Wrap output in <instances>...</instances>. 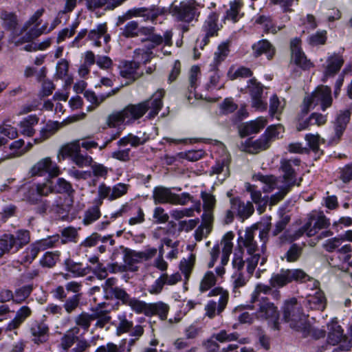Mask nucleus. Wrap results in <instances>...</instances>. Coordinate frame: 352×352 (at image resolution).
<instances>
[{
	"instance_id": "obj_1",
	"label": "nucleus",
	"mask_w": 352,
	"mask_h": 352,
	"mask_svg": "<svg viewBox=\"0 0 352 352\" xmlns=\"http://www.w3.org/2000/svg\"><path fill=\"white\" fill-rule=\"evenodd\" d=\"M300 160L297 157L290 159L283 158L280 162L279 170L282 175L276 177L273 175H263L258 173L254 175V179L259 181L264 184V192H271L274 190L278 192L270 197V204L276 205L283 200L286 195L294 186H300L302 181L300 178L298 182L297 170L300 165Z\"/></svg>"
},
{
	"instance_id": "obj_2",
	"label": "nucleus",
	"mask_w": 352,
	"mask_h": 352,
	"mask_svg": "<svg viewBox=\"0 0 352 352\" xmlns=\"http://www.w3.org/2000/svg\"><path fill=\"white\" fill-rule=\"evenodd\" d=\"M58 190H55L50 179L44 182H34L25 184L17 188L16 194L19 198L31 205H37L35 208L36 213L45 214L50 208V202L43 197H47L55 191L60 193L71 195L74 192L72 184L63 178L56 181Z\"/></svg>"
},
{
	"instance_id": "obj_3",
	"label": "nucleus",
	"mask_w": 352,
	"mask_h": 352,
	"mask_svg": "<svg viewBox=\"0 0 352 352\" xmlns=\"http://www.w3.org/2000/svg\"><path fill=\"white\" fill-rule=\"evenodd\" d=\"M165 91L158 89L151 98L136 104H129L120 111L113 112L108 116L107 123L109 126L116 127L123 123L131 124L141 118L148 110V118L155 117L162 107V100Z\"/></svg>"
},
{
	"instance_id": "obj_4",
	"label": "nucleus",
	"mask_w": 352,
	"mask_h": 352,
	"mask_svg": "<svg viewBox=\"0 0 352 352\" xmlns=\"http://www.w3.org/2000/svg\"><path fill=\"white\" fill-rule=\"evenodd\" d=\"M217 277L212 271H207L200 280L199 292L201 294L209 292L208 297L219 296L218 299L208 300L204 307L205 316L213 319L220 316L227 307L229 300V293L221 287H214Z\"/></svg>"
},
{
	"instance_id": "obj_5",
	"label": "nucleus",
	"mask_w": 352,
	"mask_h": 352,
	"mask_svg": "<svg viewBox=\"0 0 352 352\" xmlns=\"http://www.w3.org/2000/svg\"><path fill=\"white\" fill-rule=\"evenodd\" d=\"M283 316L289 327L301 333L304 338L312 337L319 339L325 336V331L316 329L307 322V316L303 314L302 308L296 298L286 300L283 307Z\"/></svg>"
},
{
	"instance_id": "obj_6",
	"label": "nucleus",
	"mask_w": 352,
	"mask_h": 352,
	"mask_svg": "<svg viewBox=\"0 0 352 352\" xmlns=\"http://www.w3.org/2000/svg\"><path fill=\"white\" fill-rule=\"evenodd\" d=\"M30 241L27 230H18L14 234H4L0 238V258L5 254L16 253Z\"/></svg>"
},
{
	"instance_id": "obj_7",
	"label": "nucleus",
	"mask_w": 352,
	"mask_h": 352,
	"mask_svg": "<svg viewBox=\"0 0 352 352\" xmlns=\"http://www.w3.org/2000/svg\"><path fill=\"white\" fill-rule=\"evenodd\" d=\"M167 9L168 13L178 21L190 23L194 19L197 20L199 15L198 8L194 1L175 0Z\"/></svg>"
},
{
	"instance_id": "obj_8",
	"label": "nucleus",
	"mask_w": 352,
	"mask_h": 352,
	"mask_svg": "<svg viewBox=\"0 0 352 352\" xmlns=\"http://www.w3.org/2000/svg\"><path fill=\"white\" fill-rule=\"evenodd\" d=\"M293 280L297 282H306L313 280L314 285L317 287L318 283L300 269L281 270L279 273L274 274L270 280L273 287H282Z\"/></svg>"
},
{
	"instance_id": "obj_9",
	"label": "nucleus",
	"mask_w": 352,
	"mask_h": 352,
	"mask_svg": "<svg viewBox=\"0 0 352 352\" xmlns=\"http://www.w3.org/2000/svg\"><path fill=\"white\" fill-rule=\"evenodd\" d=\"M258 230V226L254 224L250 227L246 228L243 235L240 232L239 233L238 238V246L241 250H245L248 254L250 256L246 258V262L250 263L252 258H254L256 260V265H258L261 255L259 249L256 241L254 240V236L257 230Z\"/></svg>"
},
{
	"instance_id": "obj_10",
	"label": "nucleus",
	"mask_w": 352,
	"mask_h": 352,
	"mask_svg": "<svg viewBox=\"0 0 352 352\" xmlns=\"http://www.w3.org/2000/svg\"><path fill=\"white\" fill-rule=\"evenodd\" d=\"M331 91L327 86H321L313 92L311 96L305 98L303 101L302 111L307 113L311 107L318 104L321 105L323 111L331 105Z\"/></svg>"
},
{
	"instance_id": "obj_11",
	"label": "nucleus",
	"mask_w": 352,
	"mask_h": 352,
	"mask_svg": "<svg viewBox=\"0 0 352 352\" xmlns=\"http://www.w3.org/2000/svg\"><path fill=\"white\" fill-rule=\"evenodd\" d=\"M283 131L284 128L281 124L268 126L260 138L252 143L249 147L250 151L256 153L268 148L273 141L279 138L280 134Z\"/></svg>"
},
{
	"instance_id": "obj_12",
	"label": "nucleus",
	"mask_w": 352,
	"mask_h": 352,
	"mask_svg": "<svg viewBox=\"0 0 352 352\" xmlns=\"http://www.w3.org/2000/svg\"><path fill=\"white\" fill-rule=\"evenodd\" d=\"M254 305L251 309L257 307L256 318L265 320H271L273 322L272 328L275 330L279 329L278 311L277 307L274 303L269 301L266 298H262L256 302H252Z\"/></svg>"
},
{
	"instance_id": "obj_13",
	"label": "nucleus",
	"mask_w": 352,
	"mask_h": 352,
	"mask_svg": "<svg viewBox=\"0 0 352 352\" xmlns=\"http://www.w3.org/2000/svg\"><path fill=\"white\" fill-rule=\"evenodd\" d=\"M129 188V185L124 183H118L112 187L107 186L104 183H101L98 188V196L100 200V204H102V200L107 199L110 201L125 195Z\"/></svg>"
},
{
	"instance_id": "obj_14",
	"label": "nucleus",
	"mask_w": 352,
	"mask_h": 352,
	"mask_svg": "<svg viewBox=\"0 0 352 352\" xmlns=\"http://www.w3.org/2000/svg\"><path fill=\"white\" fill-rule=\"evenodd\" d=\"M218 20L219 15L215 12H211L206 19L202 27V31L204 34L197 40V45H199L201 49L209 43L210 37L217 36L219 30L217 24Z\"/></svg>"
},
{
	"instance_id": "obj_15",
	"label": "nucleus",
	"mask_w": 352,
	"mask_h": 352,
	"mask_svg": "<svg viewBox=\"0 0 352 352\" xmlns=\"http://www.w3.org/2000/svg\"><path fill=\"white\" fill-rule=\"evenodd\" d=\"M182 280V276L179 272L171 275L167 273H162L153 284L146 288L147 292L152 295H158L163 291L165 285H175Z\"/></svg>"
},
{
	"instance_id": "obj_16",
	"label": "nucleus",
	"mask_w": 352,
	"mask_h": 352,
	"mask_svg": "<svg viewBox=\"0 0 352 352\" xmlns=\"http://www.w3.org/2000/svg\"><path fill=\"white\" fill-rule=\"evenodd\" d=\"M47 173L50 177H55L60 175L58 166L53 162L50 157H45L36 162L30 170L32 176H43Z\"/></svg>"
},
{
	"instance_id": "obj_17",
	"label": "nucleus",
	"mask_w": 352,
	"mask_h": 352,
	"mask_svg": "<svg viewBox=\"0 0 352 352\" xmlns=\"http://www.w3.org/2000/svg\"><path fill=\"white\" fill-rule=\"evenodd\" d=\"M290 50L292 53V59L295 64L304 70L309 69L314 66L313 63L307 58L305 53L301 48V40L296 37L291 40Z\"/></svg>"
},
{
	"instance_id": "obj_18",
	"label": "nucleus",
	"mask_w": 352,
	"mask_h": 352,
	"mask_svg": "<svg viewBox=\"0 0 352 352\" xmlns=\"http://www.w3.org/2000/svg\"><path fill=\"white\" fill-rule=\"evenodd\" d=\"M132 16L142 17L144 21L153 22L158 16L168 14V9L164 7L153 6L150 8H133L129 11Z\"/></svg>"
},
{
	"instance_id": "obj_19",
	"label": "nucleus",
	"mask_w": 352,
	"mask_h": 352,
	"mask_svg": "<svg viewBox=\"0 0 352 352\" xmlns=\"http://www.w3.org/2000/svg\"><path fill=\"white\" fill-rule=\"evenodd\" d=\"M32 311L27 305L21 307L16 311L14 318L11 320L5 328L6 332H13L15 336L18 335L17 330L27 318L31 316Z\"/></svg>"
},
{
	"instance_id": "obj_20",
	"label": "nucleus",
	"mask_w": 352,
	"mask_h": 352,
	"mask_svg": "<svg viewBox=\"0 0 352 352\" xmlns=\"http://www.w3.org/2000/svg\"><path fill=\"white\" fill-rule=\"evenodd\" d=\"M256 266V260L254 257L252 258L250 263H247L246 272L235 271L232 276L234 289L242 287L246 285L249 279L252 277Z\"/></svg>"
},
{
	"instance_id": "obj_21",
	"label": "nucleus",
	"mask_w": 352,
	"mask_h": 352,
	"mask_svg": "<svg viewBox=\"0 0 352 352\" xmlns=\"http://www.w3.org/2000/svg\"><path fill=\"white\" fill-rule=\"evenodd\" d=\"M29 329L32 336V341L35 344H39L47 341L49 336V327L43 321H32Z\"/></svg>"
},
{
	"instance_id": "obj_22",
	"label": "nucleus",
	"mask_w": 352,
	"mask_h": 352,
	"mask_svg": "<svg viewBox=\"0 0 352 352\" xmlns=\"http://www.w3.org/2000/svg\"><path fill=\"white\" fill-rule=\"evenodd\" d=\"M329 226L330 221L324 214L312 215L305 223L307 235L308 236H314L319 230L327 229Z\"/></svg>"
},
{
	"instance_id": "obj_23",
	"label": "nucleus",
	"mask_w": 352,
	"mask_h": 352,
	"mask_svg": "<svg viewBox=\"0 0 352 352\" xmlns=\"http://www.w3.org/2000/svg\"><path fill=\"white\" fill-rule=\"evenodd\" d=\"M107 23H100L94 29L91 30L87 34V39L92 43L95 47L102 45L100 39L103 38L104 43L107 44L111 40V36L107 32Z\"/></svg>"
},
{
	"instance_id": "obj_24",
	"label": "nucleus",
	"mask_w": 352,
	"mask_h": 352,
	"mask_svg": "<svg viewBox=\"0 0 352 352\" xmlns=\"http://www.w3.org/2000/svg\"><path fill=\"white\" fill-rule=\"evenodd\" d=\"M104 303H100L96 308L92 309V320H96L94 329H103L111 320L110 311L104 309Z\"/></svg>"
},
{
	"instance_id": "obj_25",
	"label": "nucleus",
	"mask_w": 352,
	"mask_h": 352,
	"mask_svg": "<svg viewBox=\"0 0 352 352\" xmlns=\"http://www.w3.org/2000/svg\"><path fill=\"white\" fill-rule=\"evenodd\" d=\"M344 63L342 56L334 53L327 57L326 64L323 65L324 76L325 78L335 76L341 69Z\"/></svg>"
},
{
	"instance_id": "obj_26",
	"label": "nucleus",
	"mask_w": 352,
	"mask_h": 352,
	"mask_svg": "<svg viewBox=\"0 0 352 352\" xmlns=\"http://www.w3.org/2000/svg\"><path fill=\"white\" fill-rule=\"evenodd\" d=\"M245 190L250 194L252 201L257 206V210L259 214H262L265 210V208L269 203L270 204V197H262L261 192L257 189L256 186L250 183L245 184Z\"/></svg>"
},
{
	"instance_id": "obj_27",
	"label": "nucleus",
	"mask_w": 352,
	"mask_h": 352,
	"mask_svg": "<svg viewBox=\"0 0 352 352\" xmlns=\"http://www.w3.org/2000/svg\"><path fill=\"white\" fill-rule=\"evenodd\" d=\"M140 63L134 61H124L120 66V74L122 77L133 82L142 76V73L138 72Z\"/></svg>"
},
{
	"instance_id": "obj_28",
	"label": "nucleus",
	"mask_w": 352,
	"mask_h": 352,
	"mask_svg": "<svg viewBox=\"0 0 352 352\" xmlns=\"http://www.w3.org/2000/svg\"><path fill=\"white\" fill-rule=\"evenodd\" d=\"M231 209L241 219H248L254 212V208L250 201L244 203L239 197L230 199Z\"/></svg>"
},
{
	"instance_id": "obj_29",
	"label": "nucleus",
	"mask_w": 352,
	"mask_h": 352,
	"mask_svg": "<svg viewBox=\"0 0 352 352\" xmlns=\"http://www.w3.org/2000/svg\"><path fill=\"white\" fill-rule=\"evenodd\" d=\"M267 124V120L264 117H258L256 120L245 122L241 127L239 132L241 137L258 133Z\"/></svg>"
},
{
	"instance_id": "obj_30",
	"label": "nucleus",
	"mask_w": 352,
	"mask_h": 352,
	"mask_svg": "<svg viewBox=\"0 0 352 352\" xmlns=\"http://www.w3.org/2000/svg\"><path fill=\"white\" fill-rule=\"evenodd\" d=\"M201 198L203 201L204 212L201 217L206 218L207 221L214 219V210L216 206V198L210 193L205 191L201 192Z\"/></svg>"
},
{
	"instance_id": "obj_31",
	"label": "nucleus",
	"mask_w": 352,
	"mask_h": 352,
	"mask_svg": "<svg viewBox=\"0 0 352 352\" xmlns=\"http://www.w3.org/2000/svg\"><path fill=\"white\" fill-rule=\"evenodd\" d=\"M252 54L256 58L262 54H265L268 59H271L275 54V48L266 39H262L254 43L252 46Z\"/></svg>"
},
{
	"instance_id": "obj_32",
	"label": "nucleus",
	"mask_w": 352,
	"mask_h": 352,
	"mask_svg": "<svg viewBox=\"0 0 352 352\" xmlns=\"http://www.w3.org/2000/svg\"><path fill=\"white\" fill-rule=\"evenodd\" d=\"M79 332L80 329L77 327H74L67 331L60 338V347L64 350V351H69L72 346L78 342V340H81L78 337Z\"/></svg>"
},
{
	"instance_id": "obj_33",
	"label": "nucleus",
	"mask_w": 352,
	"mask_h": 352,
	"mask_svg": "<svg viewBox=\"0 0 352 352\" xmlns=\"http://www.w3.org/2000/svg\"><path fill=\"white\" fill-rule=\"evenodd\" d=\"M305 302L306 307L311 310L323 311L326 307V298L321 290L309 295Z\"/></svg>"
},
{
	"instance_id": "obj_34",
	"label": "nucleus",
	"mask_w": 352,
	"mask_h": 352,
	"mask_svg": "<svg viewBox=\"0 0 352 352\" xmlns=\"http://www.w3.org/2000/svg\"><path fill=\"white\" fill-rule=\"evenodd\" d=\"M61 124L57 121L49 120L39 131L38 137L34 139V142H43L52 137L59 130Z\"/></svg>"
},
{
	"instance_id": "obj_35",
	"label": "nucleus",
	"mask_w": 352,
	"mask_h": 352,
	"mask_svg": "<svg viewBox=\"0 0 352 352\" xmlns=\"http://www.w3.org/2000/svg\"><path fill=\"white\" fill-rule=\"evenodd\" d=\"M120 90L119 87H116L112 89L111 91L107 93V94H102L99 96H96L95 92L93 91L87 90L84 93L85 98L91 102V105L88 107V111H91L98 107L104 100H105L107 98H109L115 94H116Z\"/></svg>"
},
{
	"instance_id": "obj_36",
	"label": "nucleus",
	"mask_w": 352,
	"mask_h": 352,
	"mask_svg": "<svg viewBox=\"0 0 352 352\" xmlns=\"http://www.w3.org/2000/svg\"><path fill=\"white\" fill-rule=\"evenodd\" d=\"M169 310V305L162 301L150 302L148 305L146 316H157L160 320H165L167 318Z\"/></svg>"
},
{
	"instance_id": "obj_37",
	"label": "nucleus",
	"mask_w": 352,
	"mask_h": 352,
	"mask_svg": "<svg viewBox=\"0 0 352 352\" xmlns=\"http://www.w3.org/2000/svg\"><path fill=\"white\" fill-rule=\"evenodd\" d=\"M38 121L39 118L36 115H29L24 118L18 124L21 133L25 136L32 137L36 131L34 127Z\"/></svg>"
},
{
	"instance_id": "obj_38",
	"label": "nucleus",
	"mask_w": 352,
	"mask_h": 352,
	"mask_svg": "<svg viewBox=\"0 0 352 352\" xmlns=\"http://www.w3.org/2000/svg\"><path fill=\"white\" fill-rule=\"evenodd\" d=\"M149 140V135L146 133H143L141 135H135L129 133L127 135L120 139L117 144L119 146H125L127 144H131L133 147H137L143 145Z\"/></svg>"
},
{
	"instance_id": "obj_39",
	"label": "nucleus",
	"mask_w": 352,
	"mask_h": 352,
	"mask_svg": "<svg viewBox=\"0 0 352 352\" xmlns=\"http://www.w3.org/2000/svg\"><path fill=\"white\" fill-rule=\"evenodd\" d=\"M0 19L2 27L8 31L14 32L19 25L18 16L13 12L2 10L0 12Z\"/></svg>"
},
{
	"instance_id": "obj_40",
	"label": "nucleus",
	"mask_w": 352,
	"mask_h": 352,
	"mask_svg": "<svg viewBox=\"0 0 352 352\" xmlns=\"http://www.w3.org/2000/svg\"><path fill=\"white\" fill-rule=\"evenodd\" d=\"M173 193L170 188L164 186H157L153 192L154 202L157 204H172Z\"/></svg>"
},
{
	"instance_id": "obj_41",
	"label": "nucleus",
	"mask_w": 352,
	"mask_h": 352,
	"mask_svg": "<svg viewBox=\"0 0 352 352\" xmlns=\"http://www.w3.org/2000/svg\"><path fill=\"white\" fill-rule=\"evenodd\" d=\"M229 46V41L223 42L218 46L217 51L214 54L213 61L210 63V67L216 69L217 67L226 60L230 52Z\"/></svg>"
},
{
	"instance_id": "obj_42",
	"label": "nucleus",
	"mask_w": 352,
	"mask_h": 352,
	"mask_svg": "<svg viewBox=\"0 0 352 352\" xmlns=\"http://www.w3.org/2000/svg\"><path fill=\"white\" fill-rule=\"evenodd\" d=\"M65 270L74 274V276H84L90 271V267H82L80 263H76L70 258L65 261Z\"/></svg>"
},
{
	"instance_id": "obj_43",
	"label": "nucleus",
	"mask_w": 352,
	"mask_h": 352,
	"mask_svg": "<svg viewBox=\"0 0 352 352\" xmlns=\"http://www.w3.org/2000/svg\"><path fill=\"white\" fill-rule=\"evenodd\" d=\"M196 256L190 254L187 258H183L179 263V270L184 275L185 280H189L195 263Z\"/></svg>"
},
{
	"instance_id": "obj_44",
	"label": "nucleus",
	"mask_w": 352,
	"mask_h": 352,
	"mask_svg": "<svg viewBox=\"0 0 352 352\" xmlns=\"http://www.w3.org/2000/svg\"><path fill=\"white\" fill-rule=\"evenodd\" d=\"M201 224L195 232V238L197 241H201L203 239L206 238L212 228L214 219L207 221L206 218L201 217Z\"/></svg>"
},
{
	"instance_id": "obj_45",
	"label": "nucleus",
	"mask_w": 352,
	"mask_h": 352,
	"mask_svg": "<svg viewBox=\"0 0 352 352\" xmlns=\"http://www.w3.org/2000/svg\"><path fill=\"white\" fill-rule=\"evenodd\" d=\"M101 204H97L91 207H89L83 214L82 223L85 226H89L97 221L101 216L100 206Z\"/></svg>"
},
{
	"instance_id": "obj_46",
	"label": "nucleus",
	"mask_w": 352,
	"mask_h": 352,
	"mask_svg": "<svg viewBox=\"0 0 352 352\" xmlns=\"http://www.w3.org/2000/svg\"><path fill=\"white\" fill-rule=\"evenodd\" d=\"M217 175V179L221 182L224 181L230 175L228 166L224 160L217 162L216 164L211 167L210 175Z\"/></svg>"
},
{
	"instance_id": "obj_47",
	"label": "nucleus",
	"mask_w": 352,
	"mask_h": 352,
	"mask_svg": "<svg viewBox=\"0 0 352 352\" xmlns=\"http://www.w3.org/2000/svg\"><path fill=\"white\" fill-rule=\"evenodd\" d=\"M349 111H345L344 112H342L337 116L335 122V132L336 135L338 139H340L344 131L345 130L346 124L349 121Z\"/></svg>"
},
{
	"instance_id": "obj_48",
	"label": "nucleus",
	"mask_w": 352,
	"mask_h": 352,
	"mask_svg": "<svg viewBox=\"0 0 352 352\" xmlns=\"http://www.w3.org/2000/svg\"><path fill=\"white\" fill-rule=\"evenodd\" d=\"M40 251L57 247L60 244V235L54 234L38 240L34 243Z\"/></svg>"
},
{
	"instance_id": "obj_49",
	"label": "nucleus",
	"mask_w": 352,
	"mask_h": 352,
	"mask_svg": "<svg viewBox=\"0 0 352 352\" xmlns=\"http://www.w3.org/2000/svg\"><path fill=\"white\" fill-rule=\"evenodd\" d=\"M285 100H280L278 96L274 94L270 99V114L272 117L276 116L277 119L285 107Z\"/></svg>"
},
{
	"instance_id": "obj_50",
	"label": "nucleus",
	"mask_w": 352,
	"mask_h": 352,
	"mask_svg": "<svg viewBox=\"0 0 352 352\" xmlns=\"http://www.w3.org/2000/svg\"><path fill=\"white\" fill-rule=\"evenodd\" d=\"M80 151V140H76L63 145L60 150V154H61L63 157H69L72 159L73 157Z\"/></svg>"
},
{
	"instance_id": "obj_51",
	"label": "nucleus",
	"mask_w": 352,
	"mask_h": 352,
	"mask_svg": "<svg viewBox=\"0 0 352 352\" xmlns=\"http://www.w3.org/2000/svg\"><path fill=\"white\" fill-rule=\"evenodd\" d=\"M60 256L59 251L46 252L40 260V265L43 267L52 268L59 261Z\"/></svg>"
},
{
	"instance_id": "obj_52",
	"label": "nucleus",
	"mask_w": 352,
	"mask_h": 352,
	"mask_svg": "<svg viewBox=\"0 0 352 352\" xmlns=\"http://www.w3.org/2000/svg\"><path fill=\"white\" fill-rule=\"evenodd\" d=\"M242 3L240 0H234L230 3V9L226 12V19L236 23L241 17L239 12L242 8Z\"/></svg>"
},
{
	"instance_id": "obj_53",
	"label": "nucleus",
	"mask_w": 352,
	"mask_h": 352,
	"mask_svg": "<svg viewBox=\"0 0 352 352\" xmlns=\"http://www.w3.org/2000/svg\"><path fill=\"white\" fill-rule=\"evenodd\" d=\"M33 291L32 285H25L15 289L14 294V302L21 304L24 302Z\"/></svg>"
},
{
	"instance_id": "obj_54",
	"label": "nucleus",
	"mask_w": 352,
	"mask_h": 352,
	"mask_svg": "<svg viewBox=\"0 0 352 352\" xmlns=\"http://www.w3.org/2000/svg\"><path fill=\"white\" fill-rule=\"evenodd\" d=\"M38 27V26L30 28L29 31L25 34L23 39H25V41H31L39 37L42 34H46L51 32L50 28H47V23L43 25L41 28Z\"/></svg>"
},
{
	"instance_id": "obj_55",
	"label": "nucleus",
	"mask_w": 352,
	"mask_h": 352,
	"mask_svg": "<svg viewBox=\"0 0 352 352\" xmlns=\"http://www.w3.org/2000/svg\"><path fill=\"white\" fill-rule=\"evenodd\" d=\"M118 324L116 327L117 334L121 335L129 333L133 326V321L128 320L125 314L118 315Z\"/></svg>"
},
{
	"instance_id": "obj_56",
	"label": "nucleus",
	"mask_w": 352,
	"mask_h": 352,
	"mask_svg": "<svg viewBox=\"0 0 352 352\" xmlns=\"http://www.w3.org/2000/svg\"><path fill=\"white\" fill-rule=\"evenodd\" d=\"M41 252L35 243L32 244L24 251L21 256L22 265L30 264Z\"/></svg>"
},
{
	"instance_id": "obj_57",
	"label": "nucleus",
	"mask_w": 352,
	"mask_h": 352,
	"mask_svg": "<svg viewBox=\"0 0 352 352\" xmlns=\"http://www.w3.org/2000/svg\"><path fill=\"white\" fill-rule=\"evenodd\" d=\"M256 23L263 25L264 32L267 34L272 33L276 34L280 28L276 27L273 23L270 17L264 15L258 16Z\"/></svg>"
},
{
	"instance_id": "obj_58",
	"label": "nucleus",
	"mask_w": 352,
	"mask_h": 352,
	"mask_svg": "<svg viewBox=\"0 0 352 352\" xmlns=\"http://www.w3.org/2000/svg\"><path fill=\"white\" fill-rule=\"evenodd\" d=\"M91 314L87 312H82L76 316L74 322L76 327L80 329L82 328L85 331H87L91 326L92 322Z\"/></svg>"
},
{
	"instance_id": "obj_59",
	"label": "nucleus",
	"mask_w": 352,
	"mask_h": 352,
	"mask_svg": "<svg viewBox=\"0 0 352 352\" xmlns=\"http://www.w3.org/2000/svg\"><path fill=\"white\" fill-rule=\"evenodd\" d=\"M148 305V302L141 300L137 298L132 297L127 306L130 307L131 310L135 314H143L146 316Z\"/></svg>"
},
{
	"instance_id": "obj_60",
	"label": "nucleus",
	"mask_w": 352,
	"mask_h": 352,
	"mask_svg": "<svg viewBox=\"0 0 352 352\" xmlns=\"http://www.w3.org/2000/svg\"><path fill=\"white\" fill-rule=\"evenodd\" d=\"M122 30V35L126 38L138 36L140 31L138 23L135 21L128 22Z\"/></svg>"
},
{
	"instance_id": "obj_61",
	"label": "nucleus",
	"mask_w": 352,
	"mask_h": 352,
	"mask_svg": "<svg viewBox=\"0 0 352 352\" xmlns=\"http://www.w3.org/2000/svg\"><path fill=\"white\" fill-rule=\"evenodd\" d=\"M78 235V231L75 228L69 226L64 228L61 231L63 239L60 238V244H66L68 242L76 243Z\"/></svg>"
},
{
	"instance_id": "obj_62",
	"label": "nucleus",
	"mask_w": 352,
	"mask_h": 352,
	"mask_svg": "<svg viewBox=\"0 0 352 352\" xmlns=\"http://www.w3.org/2000/svg\"><path fill=\"white\" fill-rule=\"evenodd\" d=\"M133 57L134 58V61H136L140 64V63L146 64L152 58L153 52L144 48H138L134 50Z\"/></svg>"
},
{
	"instance_id": "obj_63",
	"label": "nucleus",
	"mask_w": 352,
	"mask_h": 352,
	"mask_svg": "<svg viewBox=\"0 0 352 352\" xmlns=\"http://www.w3.org/2000/svg\"><path fill=\"white\" fill-rule=\"evenodd\" d=\"M326 30L317 31L307 38V43L311 46H318L325 44L327 36Z\"/></svg>"
},
{
	"instance_id": "obj_64",
	"label": "nucleus",
	"mask_w": 352,
	"mask_h": 352,
	"mask_svg": "<svg viewBox=\"0 0 352 352\" xmlns=\"http://www.w3.org/2000/svg\"><path fill=\"white\" fill-rule=\"evenodd\" d=\"M302 253V246L297 243H293L286 252L285 257L288 262H295L298 260Z\"/></svg>"
}]
</instances>
